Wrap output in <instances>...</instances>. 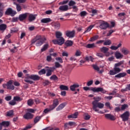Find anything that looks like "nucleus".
Here are the masks:
<instances>
[{
    "label": "nucleus",
    "mask_w": 130,
    "mask_h": 130,
    "mask_svg": "<svg viewBox=\"0 0 130 130\" xmlns=\"http://www.w3.org/2000/svg\"><path fill=\"white\" fill-rule=\"evenodd\" d=\"M93 101L92 102V109L95 112H98L99 111V109L98 108H100V109H102V108H104V105L103 103H101L99 102V101H101V98L98 96V97H94L93 98Z\"/></svg>",
    "instance_id": "f257e3e1"
},
{
    "label": "nucleus",
    "mask_w": 130,
    "mask_h": 130,
    "mask_svg": "<svg viewBox=\"0 0 130 130\" xmlns=\"http://www.w3.org/2000/svg\"><path fill=\"white\" fill-rule=\"evenodd\" d=\"M123 63H124V60H122L117 63H115L114 64L113 70H110L109 75H110V76H114V75H116L117 74L120 73V72H121V69L119 67L121 64H123Z\"/></svg>",
    "instance_id": "f03ea898"
},
{
    "label": "nucleus",
    "mask_w": 130,
    "mask_h": 130,
    "mask_svg": "<svg viewBox=\"0 0 130 130\" xmlns=\"http://www.w3.org/2000/svg\"><path fill=\"white\" fill-rule=\"evenodd\" d=\"M46 40V38H42L41 36L37 35L34 39L31 40V44H34V43L36 42V46H41V45H42V44L45 42Z\"/></svg>",
    "instance_id": "7ed1b4c3"
},
{
    "label": "nucleus",
    "mask_w": 130,
    "mask_h": 130,
    "mask_svg": "<svg viewBox=\"0 0 130 130\" xmlns=\"http://www.w3.org/2000/svg\"><path fill=\"white\" fill-rule=\"evenodd\" d=\"M129 111H126L123 114L120 115L122 121H127L129 119Z\"/></svg>",
    "instance_id": "20e7f679"
},
{
    "label": "nucleus",
    "mask_w": 130,
    "mask_h": 130,
    "mask_svg": "<svg viewBox=\"0 0 130 130\" xmlns=\"http://www.w3.org/2000/svg\"><path fill=\"white\" fill-rule=\"evenodd\" d=\"M16 14L17 12L13 10V9L11 8H8L5 12V15H7V16H11V17H14V16Z\"/></svg>",
    "instance_id": "39448f33"
},
{
    "label": "nucleus",
    "mask_w": 130,
    "mask_h": 130,
    "mask_svg": "<svg viewBox=\"0 0 130 130\" xmlns=\"http://www.w3.org/2000/svg\"><path fill=\"white\" fill-rule=\"evenodd\" d=\"M90 89L91 91H92L93 92H101L103 94H106L107 92V91L104 89L102 87H91Z\"/></svg>",
    "instance_id": "423d86ee"
},
{
    "label": "nucleus",
    "mask_w": 130,
    "mask_h": 130,
    "mask_svg": "<svg viewBox=\"0 0 130 130\" xmlns=\"http://www.w3.org/2000/svg\"><path fill=\"white\" fill-rule=\"evenodd\" d=\"M100 28L102 30H106L107 28H109V23L106 21H102V22L100 24Z\"/></svg>",
    "instance_id": "0eeeda50"
},
{
    "label": "nucleus",
    "mask_w": 130,
    "mask_h": 130,
    "mask_svg": "<svg viewBox=\"0 0 130 130\" xmlns=\"http://www.w3.org/2000/svg\"><path fill=\"white\" fill-rule=\"evenodd\" d=\"M80 87V85L78 83H75L71 85L70 87V89L71 91H77V92H80V88H78Z\"/></svg>",
    "instance_id": "6e6552de"
},
{
    "label": "nucleus",
    "mask_w": 130,
    "mask_h": 130,
    "mask_svg": "<svg viewBox=\"0 0 130 130\" xmlns=\"http://www.w3.org/2000/svg\"><path fill=\"white\" fill-rule=\"evenodd\" d=\"M76 32L75 30H67L65 31V35L67 37H69V38H74L75 37V34Z\"/></svg>",
    "instance_id": "1a4fd4ad"
},
{
    "label": "nucleus",
    "mask_w": 130,
    "mask_h": 130,
    "mask_svg": "<svg viewBox=\"0 0 130 130\" xmlns=\"http://www.w3.org/2000/svg\"><path fill=\"white\" fill-rule=\"evenodd\" d=\"M29 13H25L19 15L18 16L19 21H20V22H22V21H25V20L27 19V17Z\"/></svg>",
    "instance_id": "9d476101"
},
{
    "label": "nucleus",
    "mask_w": 130,
    "mask_h": 130,
    "mask_svg": "<svg viewBox=\"0 0 130 130\" xmlns=\"http://www.w3.org/2000/svg\"><path fill=\"white\" fill-rule=\"evenodd\" d=\"M33 117H34V115L30 112H27L23 115V118H24V119H27V120L32 119Z\"/></svg>",
    "instance_id": "9b49d317"
},
{
    "label": "nucleus",
    "mask_w": 130,
    "mask_h": 130,
    "mask_svg": "<svg viewBox=\"0 0 130 130\" xmlns=\"http://www.w3.org/2000/svg\"><path fill=\"white\" fill-rule=\"evenodd\" d=\"M58 104H59L58 100L57 99H55L53 100V104L50 105L49 107L51 108V110H53V109H54V108H55V107H56Z\"/></svg>",
    "instance_id": "f8f14e48"
},
{
    "label": "nucleus",
    "mask_w": 130,
    "mask_h": 130,
    "mask_svg": "<svg viewBox=\"0 0 130 130\" xmlns=\"http://www.w3.org/2000/svg\"><path fill=\"white\" fill-rule=\"evenodd\" d=\"M100 50L101 52H103V53H106V56H109V52H108L109 49L106 47H103L101 48Z\"/></svg>",
    "instance_id": "ddd939ff"
},
{
    "label": "nucleus",
    "mask_w": 130,
    "mask_h": 130,
    "mask_svg": "<svg viewBox=\"0 0 130 130\" xmlns=\"http://www.w3.org/2000/svg\"><path fill=\"white\" fill-rule=\"evenodd\" d=\"M7 89L9 90L15 89V86L13 85V81L10 80L7 82Z\"/></svg>",
    "instance_id": "4468645a"
},
{
    "label": "nucleus",
    "mask_w": 130,
    "mask_h": 130,
    "mask_svg": "<svg viewBox=\"0 0 130 130\" xmlns=\"http://www.w3.org/2000/svg\"><path fill=\"white\" fill-rule=\"evenodd\" d=\"M59 10L61 12H67L69 10V6L62 5L59 7Z\"/></svg>",
    "instance_id": "2eb2a0df"
},
{
    "label": "nucleus",
    "mask_w": 130,
    "mask_h": 130,
    "mask_svg": "<svg viewBox=\"0 0 130 130\" xmlns=\"http://www.w3.org/2000/svg\"><path fill=\"white\" fill-rule=\"evenodd\" d=\"M105 117H106L107 119H110V120H115V117L114 116L111 115V114H106L105 115Z\"/></svg>",
    "instance_id": "dca6fc26"
},
{
    "label": "nucleus",
    "mask_w": 130,
    "mask_h": 130,
    "mask_svg": "<svg viewBox=\"0 0 130 130\" xmlns=\"http://www.w3.org/2000/svg\"><path fill=\"white\" fill-rule=\"evenodd\" d=\"M126 76V73L122 72L120 73L115 76V78H117V79H120V78H124Z\"/></svg>",
    "instance_id": "f3484780"
},
{
    "label": "nucleus",
    "mask_w": 130,
    "mask_h": 130,
    "mask_svg": "<svg viewBox=\"0 0 130 130\" xmlns=\"http://www.w3.org/2000/svg\"><path fill=\"white\" fill-rule=\"evenodd\" d=\"M115 56L117 59H120L123 57V55L121 53L117 51L115 53Z\"/></svg>",
    "instance_id": "a211bd4d"
},
{
    "label": "nucleus",
    "mask_w": 130,
    "mask_h": 130,
    "mask_svg": "<svg viewBox=\"0 0 130 130\" xmlns=\"http://www.w3.org/2000/svg\"><path fill=\"white\" fill-rule=\"evenodd\" d=\"M121 51L123 54H124V55H127V54H129L130 53L129 50L126 48H122L121 49Z\"/></svg>",
    "instance_id": "6ab92c4d"
},
{
    "label": "nucleus",
    "mask_w": 130,
    "mask_h": 130,
    "mask_svg": "<svg viewBox=\"0 0 130 130\" xmlns=\"http://www.w3.org/2000/svg\"><path fill=\"white\" fill-rule=\"evenodd\" d=\"M92 67L95 71H97V72H99V74H102V73H103V70L100 71V68L97 65L93 64Z\"/></svg>",
    "instance_id": "aec40b11"
},
{
    "label": "nucleus",
    "mask_w": 130,
    "mask_h": 130,
    "mask_svg": "<svg viewBox=\"0 0 130 130\" xmlns=\"http://www.w3.org/2000/svg\"><path fill=\"white\" fill-rule=\"evenodd\" d=\"M67 105V104L66 103H62L60 104L58 107L56 108V111H59L61 110L62 109L64 108V107Z\"/></svg>",
    "instance_id": "412c9836"
},
{
    "label": "nucleus",
    "mask_w": 130,
    "mask_h": 130,
    "mask_svg": "<svg viewBox=\"0 0 130 130\" xmlns=\"http://www.w3.org/2000/svg\"><path fill=\"white\" fill-rule=\"evenodd\" d=\"M29 78L34 81H38V80L40 79V77H39L38 75H30L29 76Z\"/></svg>",
    "instance_id": "4be33fe9"
},
{
    "label": "nucleus",
    "mask_w": 130,
    "mask_h": 130,
    "mask_svg": "<svg viewBox=\"0 0 130 130\" xmlns=\"http://www.w3.org/2000/svg\"><path fill=\"white\" fill-rule=\"evenodd\" d=\"M41 23H47L51 22L50 18H43L41 20Z\"/></svg>",
    "instance_id": "5701e85b"
},
{
    "label": "nucleus",
    "mask_w": 130,
    "mask_h": 130,
    "mask_svg": "<svg viewBox=\"0 0 130 130\" xmlns=\"http://www.w3.org/2000/svg\"><path fill=\"white\" fill-rule=\"evenodd\" d=\"M78 115H79L78 112H75V113L70 115L68 116L69 118H77Z\"/></svg>",
    "instance_id": "b1692460"
},
{
    "label": "nucleus",
    "mask_w": 130,
    "mask_h": 130,
    "mask_svg": "<svg viewBox=\"0 0 130 130\" xmlns=\"http://www.w3.org/2000/svg\"><path fill=\"white\" fill-rule=\"evenodd\" d=\"M121 43H119L117 46H111L110 47V49L112 50H117V49H118V48H119V47H121Z\"/></svg>",
    "instance_id": "393cba45"
},
{
    "label": "nucleus",
    "mask_w": 130,
    "mask_h": 130,
    "mask_svg": "<svg viewBox=\"0 0 130 130\" xmlns=\"http://www.w3.org/2000/svg\"><path fill=\"white\" fill-rule=\"evenodd\" d=\"M36 19V16L33 14H29L28 16V21L29 22H32Z\"/></svg>",
    "instance_id": "a878e982"
},
{
    "label": "nucleus",
    "mask_w": 130,
    "mask_h": 130,
    "mask_svg": "<svg viewBox=\"0 0 130 130\" xmlns=\"http://www.w3.org/2000/svg\"><path fill=\"white\" fill-rule=\"evenodd\" d=\"M57 40L58 42V45H62V44L64 43V39L63 37L57 39Z\"/></svg>",
    "instance_id": "bb28decb"
},
{
    "label": "nucleus",
    "mask_w": 130,
    "mask_h": 130,
    "mask_svg": "<svg viewBox=\"0 0 130 130\" xmlns=\"http://www.w3.org/2000/svg\"><path fill=\"white\" fill-rule=\"evenodd\" d=\"M53 25L55 29H59L60 28V23L58 22H53Z\"/></svg>",
    "instance_id": "cd10ccee"
},
{
    "label": "nucleus",
    "mask_w": 130,
    "mask_h": 130,
    "mask_svg": "<svg viewBox=\"0 0 130 130\" xmlns=\"http://www.w3.org/2000/svg\"><path fill=\"white\" fill-rule=\"evenodd\" d=\"M60 90L68 91L69 90V86L64 85H61L59 86Z\"/></svg>",
    "instance_id": "c85d7f7f"
},
{
    "label": "nucleus",
    "mask_w": 130,
    "mask_h": 130,
    "mask_svg": "<svg viewBox=\"0 0 130 130\" xmlns=\"http://www.w3.org/2000/svg\"><path fill=\"white\" fill-rule=\"evenodd\" d=\"M14 5L16 6V10L17 12H21V11H22V7H21V5L16 3L15 2H14Z\"/></svg>",
    "instance_id": "c756f323"
},
{
    "label": "nucleus",
    "mask_w": 130,
    "mask_h": 130,
    "mask_svg": "<svg viewBox=\"0 0 130 130\" xmlns=\"http://www.w3.org/2000/svg\"><path fill=\"white\" fill-rule=\"evenodd\" d=\"M55 35L56 38H57V39L62 38V34L60 31H56Z\"/></svg>",
    "instance_id": "7c9ffc66"
},
{
    "label": "nucleus",
    "mask_w": 130,
    "mask_h": 130,
    "mask_svg": "<svg viewBox=\"0 0 130 130\" xmlns=\"http://www.w3.org/2000/svg\"><path fill=\"white\" fill-rule=\"evenodd\" d=\"M7 29V24H0V30L1 31H5Z\"/></svg>",
    "instance_id": "2f4dec72"
},
{
    "label": "nucleus",
    "mask_w": 130,
    "mask_h": 130,
    "mask_svg": "<svg viewBox=\"0 0 130 130\" xmlns=\"http://www.w3.org/2000/svg\"><path fill=\"white\" fill-rule=\"evenodd\" d=\"M74 44V42L72 41L68 40L65 43L66 46H72Z\"/></svg>",
    "instance_id": "473e14b6"
},
{
    "label": "nucleus",
    "mask_w": 130,
    "mask_h": 130,
    "mask_svg": "<svg viewBox=\"0 0 130 130\" xmlns=\"http://www.w3.org/2000/svg\"><path fill=\"white\" fill-rule=\"evenodd\" d=\"M1 125L2 126H9L10 125V122L9 121H3L2 122L0 123Z\"/></svg>",
    "instance_id": "72a5a7b5"
},
{
    "label": "nucleus",
    "mask_w": 130,
    "mask_h": 130,
    "mask_svg": "<svg viewBox=\"0 0 130 130\" xmlns=\"http://www.w3.org/2000/svg\"><path fill=\"white\" fill-rule=\"evenodd\" d=\"M98 38H99V36H94L93 37L90 38L89 41H91V42H93V41H96V40H98Z\"/></svg>",
    "instance_id": "f704fd0d"
},
{
    "label": "nucleus",
    "mask_w": 130,
    "mask_h": 130,
    "mask_svg": "<svg viewBox=\"0 0 130 130\" xmlns=\"http://www.w3.org/2000/svg\"><path fill=\"white\" fill-rule=\"evenodd\" d=\"M128 108V105L127 104H123L121 105V110L122 111L125 110V109H127Z\"/></svg>",
    "instance_id": "c9c22d12"
},
{
    "label": "nucleus",
    "mask_w": 130,
    "mask_h": 130,
    "mask_svg": "<svg viewBox=\"0 0 130 130\" xmlns=\"http://www.w3.org/2000/svg\"><path fill=\"white\" fill-rule=\"evenodd\" d=\"M33 104H34V101L33 99H30L27 101V105H28V106H32Z\"/></svg>",
    "instance_id": "e433bc0d"
},
{
    "label": "nucleus",
    "mask_w": 130,
    "mask_h": 130,
    "mask_svg": "<svg viewBox=\"0 0 130 130\" xmlns=\"http://www.w3.org/2000/svg\"><path fill=\"white\" fill-rule=\"evenodd\" d=\"M86 48H94V47H96L94 43L92 44H88L86 46Z\"/></svg>",
    "instance_id": "4c0bfd02"
},
{
    "label": "nucleus",
    "mask_w": 130,
    "mask_h": 130,
    "mask_svg": "<svg viewBox=\"0 0 130 130\" xmlns=\"http://www.w3.org/2000/svg\"><path fill=\"white\" fill-rule=\"evenodd\" d=\"M94 27V25H91L89 26L87 29L84 31V34L87 33L88 32H90V30H92V29Z\"/></svg>",
    "instance_id": "58836bf2"
},
{
    "label": "nucleus",
    "mask_w": 130,
    "mask_h": 130,
    "mask_svg": "<svg viewBox=\"0 0 130 130\" xmlns=\"http://www.w3.org/2000/svg\"><path fill=\"white\" fill-rule=\"evenodd\" d=\"M81 55L82 52H81V50H77L75 54V56H81Z\"/></svg>",
    "instance_id": "ea45409f"
},
{
    "label": "nucleus",
    "mask_w": 130,
    "mask_h": 130,
    "mask_svg": "<svg viewBox=\"0 0 130 130\" xmlns=\"http://www.w3.org/2000/svg\"><path fill=\"white\" fill-rule=\"evenodd\" d=\"M30 79L29 78V76L28 77L25 78L24 81L26 82V83H28L29 84H33V81L30 80Z\"/></svg>",
    "instance_id": "a19ab883"
},
{
    "label": "nucleus",
    "mask_w": 130,
    "mask_h": 130,
    "mask_svg": "<svg viewBox=\"0 0 130 130\" xmlns=\"http://www.w3.org/2000/svg\"><path fill=\"white\" fill-rule=\"evenodd\" d=\"M47 48H48V44H46L44 45L43 47L41 49V52H43L44 51H45Z\"/></svg>",
    "instance_id": "79ce46f5"
},
{
    "label": "nucleus",
    "mask_w": 130,
    "mask_h": 130,
    "mask_svg": "<svg viewBox=\"0 0 130 130\" xmlns=\"http://www.w3.org/2000/svg\"><path fill=\"white\" fill-rule=\"evenodd\" d=\"M13 99L15 101V102L16 101L19 102L20 101H22V100H23V99H21L20 96H14L13 98Z\"/></svg>",
    "instance_id": "37998d69"
},
{
    "label": "nucleus",
    "mask_w": 130,
    "mask_h": 130,
    "mask_svg": "<svg viewBox=\"0 0 130 130\" xmlns=\"http://www.w3.org/2000/svg\"><path fill=\"white\" fill-rule=\"evenodd\" d=\"M90 118H91L90 115L88 114V113L84 114V119H85V120H89Z\"/></svg>",
    "instance_id": "c03bdc74"
},
{
    "label": "nucleus",
    "mask_w": 130,
    "mask_h": 130,
    "mask_svg": "<svg viewBox=\"0 0 130 130\" xmlns=\"http://www.w3.org/2000/svg\"><path fill=\"white\" fill-rule=\"evenodd\" d=\"M50 79V80H53V81H56L57 80H58V78L55 75L51 76Z\"/></svg>",
    "instance_id": "a18cd8bd"
},
{
    "label": "nucleus",
    "mask_w": 130,
    "mask_h": 130,
    "mask_svg": "<svg viewBox=\"0 0 130 130\" xmlns=\"http://www.w3.org/2000/svg\"><path fill=\"white\" fill-rule=\"evenodd\" d=\"M93 59H94L93 58V57H92V56L85 57V60L87 61H89V60H90L91 61H93Z\"/></svg>",
    "instance_id": "49530a36"
},
{
    "label": "nucleus",
    "mask_w": 130,
    "mask_h": 130,
    "mask_svg": "<svg viewBox=\"0 0 130 130\" xmlns=\"http://www.w3.org/2000/svg\"><path fill=\"white\" fill-rule=\"evenodd\" d=\"M14 115V111L13 110L7 112V116H13Z\"/></svg>",
    "instance_id": "de8ad7c7"
},
{
    "label": "nucleus",
    "mask_w": 130,
    "mask_h": 130,
    "mask_svg": "<svg viewBox=\"0 0 130 130\" xmlns=\"http://www.w3.org/2000/svg\"><path fill=\"white\" fill-rule=\"evenodd\" d=\"M76 2L73 0H71L69 3V7H73L76 5Z\"/></svg>",
    "instance_id": "09e8293b"
},
{
    "label": "nucleus",
    "mask_w": 130,
    "mask_h": 130,
    "mask_svg": "<svg viewBox=\"0 0 130 130\" xmlns=\"http://www.w3.org/2000/svg\"><path fill=\"white\" fill-rule=\"evenodd\" d=\"M55 67L56 69H58V68H62V66H61L59 62L56 61L55 62Z\"/></svg>",
    "instance_id": "8fccbe9b"
},
{
    "label": "nucleus",
    "mask_w": 130,
    "mask_h": 130,
    "mask_svg": "<svg viewBox=\"0 0 130 130\" xmlns=\"http://www.w3.org/2000/svg\"><path fill=\"white\" fill-rule=\"evenodd\" d=\"M111 44V41L110 40H107L104 42V45H110Z\"/></svg>",
    "instance_id": "3c124183"
},
{
    "label": "nucleus",
    "mask_w": 130,
    "mask_h": 130,
    "mask_svg": "<svg viewBox=\"0 0 130 130\" xmlns=\"http://www.w3.org/2000/svg\"><path fill=\"white\" fill-rule=\"evenodd\" d=\"M9 104H10V105L14 106V105H16V104H17V103L15 102V100L13 99V100L9 102Z\"/></svg>",
    "instance_id": "603ef678"
},
{
    "label": "nucleus",
    "mask_w": 130,
    "mask_h": 130,
    "mask_svg": "<svg viewBox=\"0 0 130 130\" xmlns=\"http://www.w3.org/2000/svg\"><path fill=\"white\" fill-rule=\"evenodd\" d=\"M19 31V28L17 27H14L11 30V33H17Z\"/></svg>",
    "instance_id": "864d4df0"
},
{
    "label": "nucleus",
    "mask_w": 130,
    "mask_h": 130,
    "mask_svg": "<svg viewBox=\"0 0 130 130\" xmlns=\"http://www.w3.org/2000/svg\"><path fill=\"white\" fill-rule=\"evenodd\" d=\"M55 60H56L57 61H59L60 63H62V62H63V61L62 60V58L60 57H56Z\"/></svg>",
    "instance_id": "5fc2aeb1"
},
{
    "label": "nucleus",
    "mask_w": 130,
    "mask_h": 130,
    "mask_svg": "<svg viewBox=\"0 0 130 130\" xmlns=\"http://www.w3.org/2000/svg\"><path fill=\"white\" fill-rule=\"evenodd\" d=\"M41 119V116H37L36 117L35 119H34V123H37L39 120Z\"/></svg>",
    "instance_id": "6e6d98bb"
},
{
    "label": "nucleus",
    "mask_w": 130,
    "mask_h": 130,
    "mask_svg": "<svg viewBox=\"0 0 130 130\" xmlns=\"http://www.w3.org/2000/svg\"><path fill=\"white\" fill-rule=\"evenodd\" d=\"M45 73H46V71L45 70V69H42L39 72V75H44Z\"/></svg>",
    "instance_id": "4d7b16f0"
},
{
    "label": "nucleus",
    "mask_w": 130,
    "mask_h": 130,
    "mask_svg": "<svg viewBox=\"0 0 130 130\" xmlns=\"http://www.w3.org/2000/svg\"><path fill=\"white\" fill-rule=\"evenodd\" d=\"M81 17H86L87 16V12L86 11H82L80 12Z\"/></svg>",
    "instance_id": "13d9d810"
},
{
    "label": "nucleus",
    "mask_w": 130,
    "mask_h": 130,
    "mask_svg": "<svg viewBox=\"0 0 130 130\" xmlns=\"http://www.w3.org/2000/svg\"><path fill=\"white\" fill-rule=\"evenodd\" d=\"M114 111L115 112H119L120 111H122L121 108H120L119 107H116L114 109Z\"/></svg>",
    "instance_id": "bf43d9fd"
},
{
    "label": "nucleus",
    "mask_w": 130,
    "mask_h": 130,
    "mask_svg": "<svg viewBox=\"0 0 130 130\" xmlns=\"http://www.w3.org/2000/svg\"><path fill=\"white\" fill-rule=\"evenodd\" d=\"M69 3V1L67 0L66 1H62L59 3V5H67Z\"/></svg>",
    "instance_id": "052dcab7"
},
{
    "label": "nucleus",
    "mask_w": 130,
    "mask_h": 130,
    "mask_svg": "<svg viewBox=\"0 0 130 130\" xmlns=\"http://www.w3.org/2000/svg\"><path fill=\"white\" fill-rule=\"evenodd\" d=\"M105 106H106V107H108L110 109H112V107L110 106V103L109 102L106 103Z\"/></svg>",
    "instance_id": "680f3d73"
},
{
    "label": "nucleus",
    "mask_w": 130,
    "mask_h": 130,
    "mask_svg": "<svg viewBox=\"0 0 130 130\" xmlns=\"http://www.w3.org/2000/svg\"><path fill=\"white\" fill-rule=\"evenodd\" d=\"M115 32V30H113V29H110L109 31V33L107 34V36H110V35H111V34H112V33Z\"/></svg>",
    "instance_id": "e2e57ef3"
},
{
    "label": "nucleus",
    "mask_w": 130,
    "mask_h": 130,
    "mask_svg": "<svg viewBox=\"0 0 130 130\" xmlns=\"http://www.w3.org/2000/svg\"><path fill=\"white\" fill-rule=\"evenodd\" d=\"M118 17L119 18H121L122 17H124L125 16V13L123 12V13H120L118 14Z\"/></svg>",
    "instance_id": "0e129e2a"
},
{
    "label": "nucleus",
    "mask_w": 130,
    "mask_h": 130,
    "mask_svg": "<svg viewBox=\"0 0 130 130\" xmlns=\"http://www.w3.org/2000/svg\"><path fill=\"white\" fill-rule=\"evenodd\" d=\"M47 61L49 62H50L51 60H52V58L51 57V55H49L47 56Z\"/></svg>",
    "instance_id": "69168bd1"
},
{
    "label": "nucleus",
    "mask_w": 130,
    "mask_h": 130,
    "mask_svg": "<svg viewBox=\"0 0 130 130\" xmlns=\"http://www.w3.org/2000/svg\"><path fill=\"white\" fill-rule=\"evenodd\" d=\"M5 100H6V101H10L12 100V96H6Z\"/></svg>",
    "instance_id": "338daca9"
},
{
    "label": "nucleus",
    "mask_w": 130,
    "mask_h": 130,
    "mask_svg": "<svg viewBox=\"0 0 130 130\" xmlns=\"http://www.w3.org/2000/svg\"><path fill=\"white\" fill-rule=\"evenodd\" d=\"M18 20H19V17L12 18V22H18Z\"/></svg>",
    "instance_id": "774afa93"
}]
</instances>
